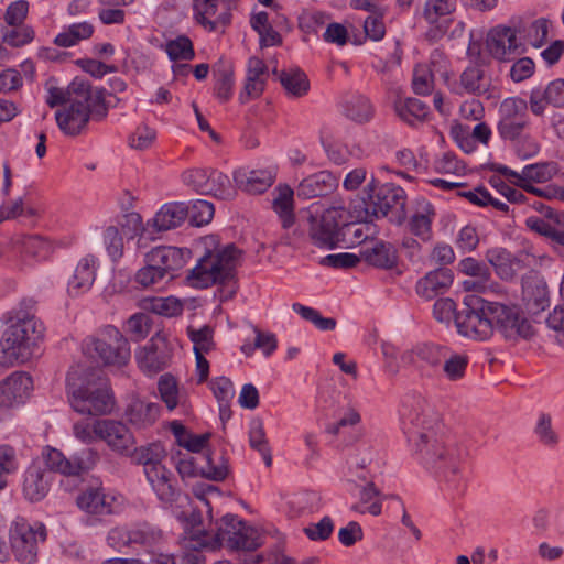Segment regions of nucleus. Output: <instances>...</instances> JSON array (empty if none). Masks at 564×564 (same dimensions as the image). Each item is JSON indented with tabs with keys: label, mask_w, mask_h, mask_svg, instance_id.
<instances>
[{
	"label": "nucleus",
	"mask_w": 564,
	"mask_h": 564,
	"mask_svg": "<svg viewBox=\"0 0 564 564\" xmlns=\"http://www.w3.org/2000/svg\"><path fill=\"white\" fill-rule=\"evenodd\" d=\"M43 458L46 468L32 465L24 476L23 495L31 502L44 499L55 481V473L65 476H80L89 471L99 460V454L94 448H85L80 454L67 458L61 451L45 447Z\"/></svg>",
	"instance_id": "obj_1"
},
{
	"label": "nucleus",
	"mask_w": 564,
	"mask_h": 564,
	"mask_svg": "<svg viewBox=\"0 0 564 564\" xmlns=\"http://www.w3.org/2000/svg\"><path fill=\"white\" fill-rule=\"evenodd\" d=\"M108 113L104 89H94L91 85L76 77L67 87V105L56 111L55 119L59 129L67 135H78L89 119L102 120Z\"/></svg>",
	"instance_id": "obj_2"
},
{
	"label": "nucleus",
	"mask_w": 564,
	"mask_h": 564,
	"mask_svg": "<svg viewBox=\"0 0 564 564\" xmlns=\"http://www.w3.org/2000/svg\"><path fill=\"white\" fill-rule=\"evenodd\" d=\"M99 369L73 367L66 376V393L74 411L82 415L101 416L111 413L115 398Z\"/></svg>",
	"instance_id": "obj_3"
},
{
	"label": "nucleus",
	"mask_w": 564,
	"mask_h": 564,
	"mask_svg": "<svg viewBox=\"0 0 564 564\" xmlns=\"http://www.w3.org/2000/svg\"><path fill=\"white\" fill-rule=\"evenodd\" d=\"M402 417L417 427L414 446L427 463L446 460V467L456 474L458 466L453 455L445 448L441 416L421 400H411L402 406Z\"/></svg>",
	"instance_id": "obj_4"
},
{
	"label": "nucleus",
	"mask_w": 564,
	"mask_h": 564,
	"mask_svg": "<svg viewBox=\"0 0 564 564\" xmlns=\"http://www.w3.org/2000/svg\"><path fill=\"white\" fill-rule=\"evenodd\" d=\"M45 327L34 315L25 311H18L8 321L0 338V364L12 367L24 364L33 358L39 344L44 338Z\"/></svg>",
	"instance_id": "obj_5"
},
{
	"label": "nucleus",
	"mask_w": 564,
	"mask_h": 564,
	"mask_svg": "<svg viewBox=\"0 0 564 564\" xmlns=\"http://www.w3.org/2000/svg\"><path fill=\"white\" fill-rule=\"evenodd\" d=\"M241 256L234 243H229L221 249L207 250L202 256L197 264L188 271L186 282L189 286L196 289H206L208 286L230 285L229 294L235 293V270Z\"/></svg>",
	"instance_id": "obj_6"
},
{
	"label": "nucleus",
	"mask_w": 564,
	"mask_h": 564,
	"mask_svg": "<svg viewBox=\"0 0 564 564\" xmlns=\"http://www.w3.org/2000/svg\"><path fill=\"white\" fill-rule=\"evenodd\" d=\"M366 197L362 198L365 212L369 216L384 217L392 214L393 221L402 224L406 218L405 205L406 193L393 183L377 185L376 180L371 181L365 188Z\"/></svg>",
	"instance_id": "obj_7"
},
{
	"label": "nucleus",
	"mask_w": 564,
	"mask_h": 564,
	"mask_svg": "<svg viewBox=\"0 0 564 564\" xmlns=\"http://www.w3.org/2000/svg\"><path fill=\"white\" fill-rule=\"evenodd\" d=\"M83 349L86 354H95L106 366H126L131 357L128 339L111 325L105 326L97 336L86 338Z\"/></svg>",
	"instance_id": "obj_8"
},
{
	"label": "nucleus",
	"mask_w": 564,
	"mask_h": 564,
	"mask_svg": "<svg viewBox=\"0 0 564 564\" xmlns=\"http://www.w3.org/2000/svg\"><path fill=\"white\" fill-rule=\"evenodd\" d=\"M491 302L471 297L465 307L455 315V325L463 336L486 340L494 334L491 325Z\"/></svg>",
	"instance_id": "obj_9"
},
{
	"label": "nucleus",
	"mask_w": 564,
	"mask_h": 564,
	"mask_svg": "<svg viewBox=\"0 0 564 564\" xmlns=\"http://www.w3.org/2000/svg\"><path fill=\"white\" fill-rule=\"evenodd\" d=\"M108 543L116 546L139 545L150 554H155L165 542L164 531L152 522L143 521L130 529L115 528L108 534Z\"/></svg>",
	"instance_id": "obj_10"
},
{
	"label": "nucleus",
	"mask_w": 564,
	"mask_h": 564,
	"mask_svg": "<svg viewBox=\"0 0 564 564\" xmlns=\"http://www.w3.org/2000/svg\"><path fill=\"white\" fill-rule=\"evenodd\" d=\"M47 536L43 523L30 524L24 519L15 521L10 530V544L14 557L22 564H32L37 558L39 543Z\"/></svg>",
	"instance_id": "obj_11"
},
{
	"label": "nucleus",
	"mask_w": 564,
	"mask_h": 564,
	"mask_svg": "<svg viewBox=\"0 0 564 564\" xmlns=\"http://www.w3.org/2000/svg\"><path fill=\"white\" fill-rule=\"evenodd\" d=\"M219 536L220 545L225 543L232 551H254L262 544L258 530L234 514L221 518Z\"/></svg>",
	"instance_id": "obj_12"
},
{
	"label": "nucleus",
	"mask_w": 564,
	"mask_h": 564,
	"mask_svg": "<svg viewBox=\"0 0 564 564\" xmlns=\"http://www.w3.org/2000/svg\"><path fill=\"white\" fill-rule=\"evenodd\" d=\"M310 236L316 245L334 248L341 227L347 225L346 210L343 207H329L321 215H310Z\"/></svg>",
	"instance_id": "obj_13"
},
{
	"label": "nucleus",
	"mask_w": 564,
	"mask_h": 564,
	"mask_svg": "<svg viewBox=\"0 0 564 564\" xmlns=\"http://www.w3.org/2000/svg\"><path fill=\"white\" fill-rule=\"evenodd\" d=\"M528 102L520 97H509L499 107L498 133L503 140H517L528 127Z\"/></svg>",
	"instance_id": "obj_14"
},
{
	"label": "nucleus",
	"mask_w": 564,
	"mask_h": 564,
	"mask_svg": "<svg viewBox=\"0 0 564 564\" xmlns=\"http://www.w3.org/2000/svg\"><path fill=\"white\" fill-rule=\"evenodd\" d=\"M491 325L502 334L506 339H529L534 332L527 318L522 317L514 307L491 302Z\"/></svg>",
	"instance_id": "obj_15"
},
{
	"label": "nucleus",
	"mask_w": 564,
	"mask_h": 564,
	"mask_svg": "<svg viewBox=\"0 0 564 564\" xmlns=\"http://www.w3.org/2000/svg\"><path fill=\"white\" fill-rule=\"evenodd\" d=\"M485 43L488 53L500 62H509L525 51L523 43L518 37L517 30L507 25L491 28Z\"/></svg>",
	"instance_id": "obj_16"
},
{
	"label": "nucleus",
	"mask_w": 564,
	"mask_h": 564,
	"mask_svg": "<svg viewBox=\"0 0 564 564\" xmlns=\"http://www.w3.org/2000/svg\"><path fill=\"white\" fill-rule=\"evenodd\" d=\"M95 431L98 440L104 441L111 451L120 455H128L135 444L133 433L121 421L111 419L96 420Z\"/></svg>",
	"instance_id": "obj_17"
},
{
	"label": "nucleus",
	"mask_w": 564,
	"mask_h": 564,
	"mask_svg": "<svg viewBox=\"0 0 564 564\" xmlns=\"http://www.w3.org/2000/svg\"><path fill=\"white\" fill-rule=\"evenodd\" d=\"M33 389V380L23 371H15L0 382V420L13 406L23 403Z\"/></svg>",
	"instance_id": "obj_18"
},
{
	"label": "nucleus",
	"mask_w": 564,
	"mask_h": 564,
	"mask_svg": "<svg viewBox=\"0 0 564 564\" xmlns=\"http://www.w3.org/2000/svg\"><path fill=\"white\" fill-rule=\"evenodd\" d=\"M172 350L169 348L166 337L158 332L152 336L139 357V367L148 376H154L170 366Z\"/></svg>",
	"instance_id": "obj_19"
},
{
	"label": "nucleus",
	"mask_w": 564,
	"mask_h": 564,
	"mask_svg": "<svg viewBox=\"0 0 564 564\" xmlns=\"http://www.w3.org/2000/svg\"><path fill=\"white\" fill-rule=\"evenodd\" d=\"M191 250L171 246H159L145 253V261L152 262L165 274L167 280L175 276L191 258Z\"/></svg>",
	"instance_id": "obj_20"
},
{
	"label": "nucleus",
	"mask_w": 564,
	"mask_h": 564,
	"mask_svg": "<svg viewBox=\"0 0 564 564\" xmlns=\"http://www.w3.org/2000/svg\"><path fill=\"white\" fill-rule=\"evenodd\" d=\"M160 410L158 403L133 397L124 409V417L134 430H148L159 420Z\"/></svg>",
	"instance_id": "obj_21"
},
{
	"label": "nucleus",
	"mask_w": 564,
	"mask_h": 564,
	"mask_svg": "<svg viewBox=\"0 0 564 564\" xmlns=\"http://www.w3.org/2000/svg\"><path fill=\"white\" fill-rule=\"evenodd\" d=\"M361 260L368 265L380 270H393L398 267L397 248L387 241H373L360 249Z\"/></svg>",
	"instance_id": "obj_22"
},
{
	"label": "nucleus",
	"mask_w": 564,
	"mask_h": 564,
	"mask_svg": "<svg viewBox=\"0 0 564 564\" xmlns=\"http://www.w3.org/2000/svg\"><path fill=\"white\" fill-rule=\"evenodd\" d=\"M436 216L435 207L432 203L421 199L406 221V230L422 242H429L433 238L432 224Z\"/></svg>",
	"instance_id": "obj_23"
},
{
	"label": "nucleus",
	"mask_w": 564,
	"mask_h": 564,
	"mask_svg": "<svg viewBox=\"0 0 564 564\" xmlns=\"http://www.w3.org/2000/svg\"><path fill=\"white\" fill-rule=\"evenodd\" d=\"M207 466L197 468L194 457L187 456L180 458L175 465L178 475L182 479L194 478L200 475L206 479H210L214 481H223L228 475V466L225 463L219 465L213 464V458L210 454L206 455Z\"/></svg>",
	"instance_id": "obj_24"
},
{
	"label": "nucleus",
	"mask_w": 564,
	"mask_h": 564,
	"mask_svg": "<svg viewBox=\"0 0 564 564\" xmlns=\"http://www.w3.org/2000/svg\"><path fill=\"white\" fill-rule=\"evenodd\" d=\"M267 77L268 66L265 63L257 56L250 57L247 65L243 90L239 96L240 101L245 104L251 99L259 98L264 90Z\"/></svg>",
	"instance_id": "obj_25"
},
{
	"label": "nucleus",
	"mask_w": 564,
	"mask_h": 564,
	"mask_svg": "<svg viewBox=\"0 0 564 564\" xmlns=\"http://www.w3.org/2000/svg\"><path fill=\"white\" fill-rule=\"evenodd\" d=\"M145 474L148 481L155 491L158 498L163 502H174L180 496L177 480L164 465L154 468H148Z\"/></svg>",
	"instance_id": "obj_26"
},
{
	"label": "nucleus",
	"mask_w": 564,
	"mask_h": 564,
	"mask_svg": "<svg viewBox=\"0 0 564 564\" xmlns=\"http://www.w3.org/2000/svg\"><path fill=\"white\" fill-rule=\"evenodd\" d=\"M113 501L115 499L108 497L101 486L87 487L76 497L79 509L97 516L111 514Z\"/></svg>",
	"instance_id": "obj_27"
},
{
	"label": "nucleus",
	"mask_w": 564,
	"mask_h": 564,
	"mask_svg": "<svg viewBox=\"0 0 564 564\" xmlns=\"http://www.w3.org/2000/svg\"><path fill=\"white\" fill-rule=\"evenodd\" d=\"M459 86L469 95L491 97V77L480 64H473L465 68L459 76Z\"/></svg>",
	"instance_id": "obj_28"
},
{
	"label": "nucleus",
	"mask_w": 564,
	"mask_h": 564,
	"mask_svg": "<svg viewBox=\"0 0 564 564\" xmlns=\"http://www.w3.org/2000/svg\"><path fill=\"white\" fill-rule=\"evenodd\" d=\"M453 283V273L447 268H438L425 274L416 284L420 296L431 300L444 293Z\"/></svg>",
	"instance_id": "obj_29"
},
{
	"label": "nucleus",
	"mask_w": 564,
	"mask_h": 564,
	"mask_svg": "<svg viewBox=\"0 0 564 564\" xmlns=\"http://www.w3.org/2000/svg\"><path fill=\"white\" fill-rule=\"evenodd\" d=\"M336 186V178L327 171H321L304 178L297 186V197L310 199L325 196Z\"/></svg>",
	"instance_id": "obj_30"
},
{
	"label": "nucleus",
	"mask_w": 564,
	"mask_h": 564,
	"mask_svg": "<svg viewBox=\"0 0 564 564\" xmlns=\"http://www.w3.org/2000/svg\"><path fill=\"white\" fill-rule=\"evenodd\" d=\"M527 226L538 232L539 235L547 238L554 249L560 247L564 248V216L557 215L550 220L540 217H529Z\"/></svg>",
	"instance_id": "obj_31"
},
{
	"label": "nucleus",
	"mask_w": 564,
	"mask_h": 564,
	"mask_svg": "<svg viewBox=\"0 0 564 564\" xmlns=\"http://www.w3.org/2000/svg\"><path fill=\"white\" fill-rule=\"evenodd\" d=\"M487 261L502 280H512L522 268L521 261L505 248L495 247L486 252Z\"/></svg>",
	"instance_id": "obj_32"
},
{
	"label": "nucleus",
	"mask_w": 564,
	"mask_h": 564,
	"mask_svg": "<svg viewBox=\"0 0 564 564\" xmlns=\"http://www.w3.org/2000/svg\"><path fill=\"white\" fill-rule=\"evenodd\" d=\"M189 213L183 203L165 204L155 214L152 224L158 231H165L178 227L185 221Z\"/></svg>",
	"instance_id": "obj_33"
},
{
	"label": "nucleus",
	"mask_w": 564,
	"mask_h": 564,
	"mask_svg": "<svg viewBox=\"0 0 564 564\" xmlns=\"http://www.w3.org/2000/svg\"><path fill=\"white\" fill-rule=\"evenodd\" d=\"M166 455L167 453L160 442L134 447L130 449V453L128 454L134 464L142 465L144 467V474L149 471L148 468L156 469L162 466V460Z\"/></svg>",
	"instance_id": "obj_34"
},
{
	"label": "nucleus",
	"mask_w": 564,
	"mask_h": 564,
	"mask_svg": "<svg viewBox=\"0 0 564 564\" xmlns=\"http://www.w3.org/2000/svg\"><path fill=\"white\" fill-rule=\"evenodd\" d=\"M275 193L276 195L273 198L272 207L281 219L283 228H290L295 221L293 205L294 191L288 185H279L275 188Z\"/></svg>",
	"instance_id": "obj_35"
},
{
	"label": "nucleus",
	"mask_w": 564,
	"mask_h": 564,
	"mask_svg": "<svg viewBox=\"0 0 564 564\" xmlns=\"http://www.w3.org/2000/svg\"><path fill=\"white\" fill-rule=\"evenodd\" d=\"M394 110L398 117L414 126L416 122H423L429 116V106L416 98L398 99L394 102Z\"/></svg>",
	"instance_id": "obj_36"
},
{
	"label": "nucleus",
	"mask_w": 564,
	"mask_h": 564,
	"mask_svg": "<svg viewBox=\"0 0 564 564\" xmlns=\"http://www.w3.org/2000/svg\"><path fill=\"white\" fill-rule=\"evenodd\" d=\"M94 25L88 21L73 23L54 39V44L59 47H72L79 42L88 40L94 34Z\"/></svg>",
	"instance_id": "obj_37"
},
{
	"label": "nucleus",
	"mask_w": 564,
	"mask_h": 564,
	"mask_svg": "<svg viewBox=\"0 0 564 564\" xmlns=\"http://www.w3.org/2000/svg\"><path fill=\"white\" fill-rule=\"evenodd\" d=\"M381 492L377 489L372 481L366 482L360 488L359 503L354 505L351 508L355 511L365 513L366 511L372 516H379L382 510L380 501Z\"/></svg>",
	"instance_id": "obj_38"
},
{
	"label": "nucleus",
	"mask_w": 564,
	"mask_h": 564,
	"mask_svg": "<svg viewBox=\"0 0 564 564\" xmlns=\"http://www.w3.org/2000/svg\"><path fill=\"white\" fill-rule=\"evenodd\" d=\"M456 7L457 0H426L422 17L429 24L435 25L442 18L453 14Z\"/></svg>",
	"instance_id": "obj_39"
},
{
	"label": "nucleus",
	"mask_w": 564,
	"mask_h": 564,
	"mask_svg": "<svg viewBox=\"0 0 564 564\" xmlns=\"http://www.w3.org/2000/svg\"><path fill=\"white\" fill-rule=\"evenodd\" d=\"M218 8V0H193L194 18L205 30L214 32L217 30V22L210 17L215 15Z\"/></svg>",
	"instance_id": "obj_40"
},
{
	"label": "nucleus",
	"mask_w": 564,
	"mask_h": 564,
	"mask_svg": "<svg viewBox=\"0 0 564 564\" xmlns=\"http://www.w3.org/2000/svg\"><path fill=\"white\" fill-rule=\"evenodd\" d=\"M346 116L356 122H366L373 115V107L365 96H356L345 105Z\"/></svg>",
	"instance_id": "obj_41"
},
{
	"label": "nucleus",
	"mask_w": 564,
	"mask_h": 564,
	"mask_svg": "<svg viewBox=\"0 0 564 564\" xmlns=\"http://www.w3.org/2000/svg\"><path fill=\"white\" fill-rule=\"evenodd\" d=\"M280 82L284 89L296 97L307 93L310 83L306 75L301 70H283L280 75Z\"/></svg>",
	"instance_id": "obj_42"
},
{
	"label": "nucleus",
	"mask_w": 564,
	"mask_h": 564,
	"mask_svg": "<svg viewBox=\"0 0 564 564\" xmlns=\"http://www.w3.org/2000/svg\"><path fill=\"white\" fill-rule=\"evenodd\" d=\"M205 195H213L221 199H230L235 195V188L230 178L218 171L210 172L208 187Z\"/></svg>",
	"instance_id": "obj_43"
},
{
	"label": "nucleus",
	"mask_w": 564,
	"mask_h": 564,
	"mask_svg": "<svg viewBox=\"0 0 564 564\" xmlns=\"http://www.w3.org/2000/svg\"><path fill=\"white\" fill-rule=\"evenodd\" d=\"M187 335L194 344V352H209L215 347L214 328L204 325L200 328L187 327Z\"/></svg>",
	"instance_id": "obj_44"
},
{
	"label": "nucleus",
	"mask_w": 564,
	"mask_h": 564,
	"mask_svg": "<svg viewBox=\"0 0 564 564\" xmlns=\"http://www.w3.org/2000/svg\"><path fill=\"white\" fill-rule=\"evenodd\" d=\"M249 442L250 446L262 455L265 465L271 466L272 455L265 437L263 423L260 420L252 423L249 432Z\"/></svg>",
	"instance_id": "obj_45"
},
{
	"label": "nucleus",
	"mask_w": 564,
	"mask_h": 564,
	"mask_svg": "<svg viewBox=\"0 0 564 564\" xmlns=\"http://www.w3.org/2000/svg\"><path fill=\"white\" fill-rule=\"evenodd\" d=\"M469 358L463 354L447 352L443 360L442 368L446 378L451 381H456L465 376Z\"/></svg>",
	"instance_id": "obj_46"
},
{
	"label": "nucleus",
	"mask_w": 564,
	"mask_h": 564,
	"mask_svg": "<svg viewBox=\"0 0 564 564\" xmlns=\"http://www.w3.org/2000/svg\"><path fill=\"white\" fill-rule=\"evenodd\" d=\"M158 390L166 408L174 410L178 404V386L175 377L171 373L162 375L158 382Z\"/></svg>",
	"instance_id": "obj_47"
},
{
	"label": "nucleus",
	"mask_w": 564,
	"mask_h": 564,
	"mask_svg": "<svg viewBox=\"0 0 564 564\" xmlns=\"http://www.w3.org/2000/svg\"><path fill=\"white\" fill-rule=\"evenodd\" d=\"M187 547L195 552H200L203 549L216 550L220 547L219 529L215 534L206 530H194L189 538Z\"/></svg>",
	"instance_id": "obj_48"
},
{
	"label": "nucleus",
	"mask_w": 564,
	"mask_h": 564,
	"mask_svg": "<svg viewBox=\"0 0 564 564\" xmlns=\"http://www.w3.org/2000/svg\"><path fill=\"white\" fill-rule=\"evenodd\" d=\"M152 318L145 313H137L127 321L126 332L134 341L144 339L151 330Z\"/></svg>",
	"instance_id": "obj_49"
},
{
	"label": "nucleus",
	"mask_w": 564,
	"mask_h": 564,
	"mask_svg": "<svg viewBox=\"0 0 564 564\" xmlns=\"http://www.w3.org/2000/svg\"><path fill=\"white\" fill-rule=\"evenodd\" d=\"M166 53L172 61H191L195 56L193 43L185 35L169 41L166 44Z\"/></svg>",
	"instance_id": "obj_50"
},
{
	"label": "nucleus",
	"mask_w": 564,
	"mask_h": 564,
	"mask_svg": "<svg viewBox=\"0 0 564 564\" xmlns=\"http://www.w3.org/2000/svg\"><path fill=\"white\" fill-rule=\"evenodd\" d=\"M33 39V29L25 24L9 26L2 33V42L13 47L23 46L30 43Z\"/></svg>",
	"instance_id": "obj_51"
},
{
	"label": "nucleus",
	"mask_w": 564,
	"mask_h": 564,
	"mask_svg": "<svg viewBox=\"0 0 564 564\" xmlns=\"http://www.w3.org/2000/svg\"><path fill=\"white\" fill-rule=\"evenodd\" d=\"M23 250L28 256L46 259L53 251L52 243L41 236H28L23 239Z\"/></svg>",
	"instance_id": "obj_52"
},
{
	"label": "nucleus",
	"mask_w": 564,
	"mask_h": 564,
	"mask_svg": "<svg viewBox=\"0 0 564 564\" xmlns=\"http://www.w3.org/2000/svg\"><path fill=\"white\" fill-rule=\"evenodd\" d=\"M95 280V269L88 261V259H83L78 262L75 268L73 278L68 281V285L72 289H82L88 288L93 284Z\"/></svg>",
	"instance_id": "obj_53"
},
{
	"label": "nucleus",
	"mask_w": 564,
	"mask_h": 564,
	"mask_svg": "<svg viewBox=\"0 0 564 564\" xmlns=\"http://www.w3.org/2000/svg\"><path fill=\"white\" fill-rule=\"evenodd\" d=\"M447 352L448 348L434 344H423L416 348V356L434 368L442 366Z\"/></svg>",
	"instance_id": "obj_54"
},
{
	"label": "nucleus",
	"mask_w": 564,
	"mask_h": 564,
	"mask_svg": "<svg viewBox=\"0 0 564 564\" xmlns=\"http://www.w3.org/2000/svg\"><path fill=\"white\" fill-rule=\"evenodd\" d=\"M434 77L425 65H417L413 70L412 88L417 95H430L433 90Z\"/></svg>",
	"instance_id": "obj_55"
},
{
	"label": "nucleus",
	"mask_w": 564,
	"mask_h": 564,
	"mask_svg": "<svg viewBox=\"0 0 564 564\" xmlns=\"http://www.w3.org/2000/svg\"><path fill=\"white\" fill-rule=\"evenodd\" d=\"M166 279L159 267L149 261H145V265L135 273V282L143 288L154 286Z\"/></svg>",
	"instance_id": "obj_56"
},
{
	"label": "nucleus",
	"mask_w": 564,
	"mask_h": 564,
	"mask_svg": "<svg viewBox=\"0 0 564 564\" xmlns=\"http://www.w3.org/2000/svg\"><path fill=\"white\" fill-rule=\"evenodd\" d=\"M215 93L221 101H227L231 97L234 87V69L231 66L218 69L216 73Z\"/></svg>",
	"instance_id": "obj_57"
},
{
	"label": "nucleus",
	"mask_w": 564,
	"mask_h": 564,
	"mask_svg": "<svg viewBox=\"0 0 564 564\" xmlns=\"http://www.w3.org/2000/svg\"><path fill=\"white\" fill-rule=\"evenodd\" d=\"M334 531V521L330 517L325 516L317 523H312L304 528V533L311 541H325Z\"/></svg>",
	"instance_id": "obj_58"
},
{
	"label": "nucleus",
	"mask_w": 564,
	"mask_h": 564,
	"mask_svg": "<svg viewBox=\"0 0 564 564\" xmlns=\"http://www.w3.org/2000/svg\"><path fill=\"white\" fill-rule=\"evenodd\" d=\"M104 243L108 251V254L117 260L123 254V238L119 232V229L115 226H109L104 232Z\"/></svg>",
	"instance_id": "obj_59"
},
{
	"label": "nucleus",
	"mask_w": 564,
	"mask_h": 564,
	"mask_svg": "<svg viewBox=\"0 0 564 564\" xmlns=\"http://www.w3.org/2000/svg\"><path fill=\"white\" fill-rule=\"evenodd\" d=\"M459 270L466 275L475 279H481L482 281H491V272L489 268L484 263L474 258H465L459 262Z\"/></svg>",
	"instance_id": "obj_60"
},
{
	"label": "nucleus",
	"mask_w": 564,
	"mask_h": 564,
	"mask_svg": "<svg viewBox=\"0 0 564 564\" xmlns=\"http://www.w3.org/2000/svg\"><path fill=\"white\" fill-rule=\"evenodd\" d=\"M150 310L155 314L171 317L180 315L183 311V306L177 299L160 297L151 300Z\"/></svg>",
	"instance_id": "obj_61"
},
{
	"label": "nucleus",
	"mask_w": 564,
	"mask_h": 564,
	"mask_svg": "<svg viewBox=\"0 0 564 564\" xmlns=\"http://www.w3.org/2000/svg\"><path fill=\"white\" fill-rule=\"evenodd\" d=\"M156 131L147 124L139 126L129 138V144L137 150L148 149L155 140Z\"/></svg>",
	"instance_id": "obj_62"
},
{
	"label": "nucleus",
	"mask_w": 564,
	"mask_h": 564,
	"mask_svg": "<svg viewBox=\"0 0 564 564\" xmlns=\"http://www.w3.org/2000/svg\"><path fill=\"white\" fill-rule=\"evenodd\" d=\"M456 303L449 297L436 300L433 306V316L440 323L449 324L457 315Z\"/></svg>",
	"instance_id": "obj_63"
},
{
	"label": "nucleus",
	"mask_w": 564,
	"mask_h": 564,
	"mask_svg": "<svg viewBox=\"0 0 564 564\" xmlns=\"http://www.w3.org/2000/svg\"><path fill=\"white\" fill-rule=\"evenodd\" d=\"M210 172L202 169L189 170L184 173L183 180L198 194L205 195L208 187Z\"/></svg>",
	"instance_id": "obj_64"
}]
</instances>
